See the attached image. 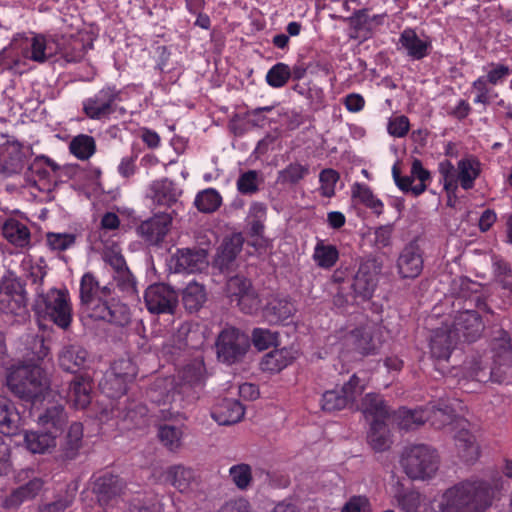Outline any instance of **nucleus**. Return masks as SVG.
Instances as JSON below:
<instances>
[{
  "label": "nucleus",
  "instance_id": "9",
  "mask_svg": "<svg viewBox=\"0 0 512 512\" xmlns=\"http://www.w3.org/2000/svg\"><path fill=\"white\" fill-rule=\"evenodd\" d=\"M439 455L429 445L415 444L406 447L400 458L405 474L413 480H430L439 469Z\"/></svg>",
  "mask_w": 512,
  "mask_h": 512
},
{
  "label": "nucleus",
  "instance_id": "18",
  "mask_svg": "<svg viewBox=\"0 0 512 512\" xmlns=\"http://www.w3.org/2000/svg\"><path fill=\"white\" fill-rule=\"evenodd\" d=\"M381 269V262L375 258L361 261L352 284L354 292L363 298L371 297L377 286Z\"/></svg>",
  "mask_w": 512,
  "mask_h": 512
},
{
  "label": "nucleus",
  "instance_id": "26",
  "mask_svg": "<svg viewBox=\"0 0 512 512\" xmlns=\"http://www.w3.org/2000/svg\"><path fill=\"white\" fill-rule=\"evenodd\" d=\"M150 195L155 203L161 206H170L177 202L181 190L170 180L155 181L150 187Z\"/></svg>",
  "mask_w": 512,
  "mask_h": 512
},
{
  "label": "nucleus",
  "instance_id": "6",
  "mask_svg": "<svg viewBox=\"0 0 512 512\" xmlns=\"http://www.w3.org/2000/svg\"><path fill=\"white\" fill-rule=\"evenodd\" d=\"M360 408L370 424L367 433L369 445L378 452L389 449L392 439L385 422L389 412L384 401L378 395L370 393L364 397Z\"/></svg>",
  "mask_w": 512,
  "mask_h": 512
},
{
  "label": "nucleus",
  "instance_id": "10",
  "mask_svg": "<svg viewBox=\"0 0 512 512\" xmlns=\"http://www.w3.org/2000/svg\"><path fill=\"white\" fill-rule=\"evenodd\" d=\"M136 376V367L129 359L116 361L108 371L99 386L104 394L117 398L126 393L127 384Z\"/></svg>",
  "mask_w": 512,
  "mask_h": 512
},
{
  "label": "nucleus",
  "instance_id": "46",
  "mask_svg": "<svg viewBox=\"0 0 512 512\" xmlns=\"http://www.w3.org/2000/svg\"><path fill=\"white\" fill-rule=\"evenodd\" d=\"M22 270L34 283L41 282L46 275V264L41 258L33 259L27 255L21 262Z\"/></svg>",
  "mask_w": 512,
  "mask_h": 512
},
{
  "label": "nucleus",
  "instance_id": "58",
  "mask_svg": "<svg viewBox=\"0 0 512 512\" xmlns=\"http://www.w3.org/2000/svg\"><path fill=\"white\" fill-rule=\"evenodd\" d=\"M236 303L240 310L246 314H254L261 307V300L253 288L246 292L244 296H241Z\"/></svg>",
  "mask_w": 512,
  "mask_h": 512
},
{
  "label": "nucleus",
  "instance_id": "63",
  "mask_svg": "<svg viewBox=\"0 0 512 512\" xmlns=\"http://www.w3.org/2000/svg\"><path fill=\"white\" fill-rule=\"evenodd\" d=\"M341 512H370L369 500L364 496H353L345 503Z\"/></svg>",
  "mask_w": 512,
  "mask_h": 512
},
{
  "label": "nucleus",
  "instance_id": "16",
  "mask_svg": "<svg viewBox=\"0 0 512 512\" xmlns=\"http://www.w3.org/2000/svg\"><path fill=\"white\" fill-rule=\"evenodd\" d=\"M209 265L208 254L202 248L178 249L169 261L171 270L177 273H196L204 271Z\"/></svg>",
  "mask_w": 512,
  "mask_h": 512
},
{
  "label": "nucleus",
  "instance_id": "39",
  "mask_svg": "<svg viewBox=\"0 0 512 512\" xmlns=\"http://www.w3.org/2000/svg\"><path fill=\"white\" fill-rule=\"evenodd\" d=\"M193 479V471L183 466L170 467L166 472V480L180 492L188 491Z\"/></svg>",
  "mask_w": 512,
  "mask_h": 512
},
{
  "label": "nucleus",
  "instance_id": "40",
  "mask_svg": "<svg viewBox=\"0 0 512 512\" xmlns=\"http://www.w3.org/2000/svg\"><path fill=\"white\" fill-rule=\"evenodd\" d=\"M394 498L396 499L399 507L404 512H427V508L424 507L423 510V498L421 494L414 490H397L394 494Z\"/></svg>",
  "mask_w": 512,
  "mask_h": 512
},
{
  "label": "nucleus",
  "instance_id": "47",
  "mask_svg": "<svg viewBox=\"0 0 512 512\" xmlns=\"http://www.w3.org/2000/svg\"><path fill=\"white\" fill-rule=\"evenodd\" d=\"M367 385V379L354 374L349 381L341 387V392L346 398L347 404H353L362 395Z\"/></svg>",
  "mask_w": 512,
  "mask_h": 512
},
{
  "label": "nucleus",
  "instance_id": "23",
  "mask_svg": "<svg viewBox=\"0 0 512 512\" xmlns=\"http://www.w3.org/2000/svg\"><path fill=\"white\" fill-rule=\"evenodd\" d=\"M244 416V408L240 402L224 399L218 403L213 411V419L220 425H231L239 422Z\"/></svg>",
  "mask_w": 512,
  "mask_h": 512
},
{
  "label": "nucleus",
  "instance_id": "53",
  "mask_svg": "<svg viewBox=\"0 0 512 512\" xmlns=\"http://www.w3.org/2000/svg\"><path fill=\"white\" fill-rule=\"evenodd\" d=\"M205 376V367L202 360H195L190 365L186 366L182 371V380L184 384L199 385L202 383Z\"/></svg>",
  "mask_w": 512,
  "mask_h": 512
},
{
  "label": "nucleus",
  "instance_id": "22",
  "mask_svg": "<svg viewBox=\"0 0 512 512\" xmlns=\"http://www.w3.org/2000/svg\"><path fill=\"white\" fill-rule=\"evenodd\" d=\"M423 269V258L417 244L410 243L397 259V270L401 278H416Z\"/></svg>",
  "mask_w": 512,
  "mask_h": 512
},
{
  "label": "nucleus",
  "instance_id": "25",
  "mask_svg": "<svg viewBox=\"0 0 512 512\" xmlns=\"http://www.w3.org/2000/svg\"><path fill=\"white\" fill-rule=\"evenodd\" d=\"M91 390L92 384L89 377H76L70 385V389L67 395L68 400L71 402L74 408L84 409L91 402Z\"/></svg>",
  "mask_w": 512,
  "mask_h": 512
},
{
  "label": "nucleus",
  "instance_id": "48",
  "mask_svg": "<svg viewBox=\"0 0 512 512\" xmlns=\"http://www.w3.org/2000/svg\"><path fill=\"white\" fill-rule=\"evenodd\" d=\"M76 235L73 233L49 232L46 235V243L52 251H65L74 246Z\"/></svg>",
  "mask_w": 512,
  "mask_h": 512
},
{
  "label": "nucleus",
  "instance_id": "34",
  "mask_svg": "<svg viewBox=\"0 0 512 512\" xmlns=\"http://www.w3.org/2000/svg\"><path fill=\"white\" fill-rule=\"evenodd\" d=\"M394 421L401 430L409 431L423 425L428 421V416L425 408L411 410L403 407L394 414Z\"/></svg>",
  "mask_w": 512,
  "mask_h": 512
},
{
  "label": "nucleus",
  "instance_id": "13",
  "mask_svg": "<svg viewBox=\"0 0 512 512\" xmlns=\"http://www.w3.org/2000/svg\"><path fill=\"white\" fill-rule=\"evenodd\" d=\"M0 312L15 316L26 313V295L21 283L11 277L0 282Z\"/></svg>",
  "mask_w": 512,
  "mask_h": 512
},
{
  "label": "nucleus",
  "instance_id": "14",
  "mask_svg": "<svg viewBox=\"0 0 512 512\" xmlns=\"http://www.w3.org/2000/svg\"><path fill=\"white\" fill-rule=\"evenodd\" d=\"M217 355L226 363L237 361L249 347L248 337L235 328L224 329L217 340Z\"/></svg>",
  "mask_w": 512,
  "mask_h": 512
},
{
  "label": "nucleus",
  "instance_id": "24",
  "mask_svg": "<svg viewBox=\"0 0 512 512\" xmlns=\"http://www.w3.org/2000/svg\"><path fill=\"white\" fill-rule=\"evenodd\" d=\"M293 348L275 349L267 353L261 361V369L270 373L280 372L291 364L297 357Z\"/></svg>",
  "mask_w": 512,
  "mask_h": 512
},
{
  "label": "nucleus",
  "instance_id": "15",
  "mask_svg": "<svg viewBox=\"0 0 512 512\" xmlns=\"http://www.w3.org/2000/svg\"><path fill=\"white\" fill-rule=\"evenodd\" d=\"M120 100V92L115 87L106 86L83 101V112L90 119L101 120L114 111L115 103Z\"/></svg>",
  "mask_w": 512,
  "mask_h": 512
},
{
  "label": "nucleus",
  "instance_id": "27",
  "mask_svg": "<svg viewBox=\"0 0 512 512\" xmlns=\"http://www.w3.org/2000/svg\"><path fill=\"white\" fill-rule=\"evenodd\" d=\"M21 425V417L11 401L0 396V431L6 435H14Z\"/></svg>",
  "mask_w": 512,
  "mask_h": 512
},
{
  "label": "nucleus",
  "instance_id": "36",
  "mask_svg": "<svg viewBox=\"0 0 512 512\" xmlns=\"http://www.w3.org/2000/svg\"><path fill=\"white\" fill-rule=\"evenodd\" d=\"M352 198L371 209L374 213L380 215L383 212V202L378 199L371 189L362 183H354L351 187Z\"/></svg>",
  "mask_w": 512,
  "mask_h": 512
},
{
  "label": "nucleus",
  "instance_id": "5",
  "mask_svg": "<svg viewBox=\"0 0 512 512\" xmlns=\"http://www.w3.org/2000/svg\"><path fill=\"white\" fill-rule=\"evenodd\" d=\"M428 421L437 429L450 426L451 432L459 428L454 434L455 444L459 456L466 462H474L480 456L479 445L475 436L466 428L468 425L465 420L456 419L448 405L436 407L435 405L425 408Z\"/></svg>",
  "mask_w": 512,
  "mask_h": 512
},
{
  "label": "nucleus",
  "instance_id": "21",
  "mask_svg": "<svg viewBox=\"0 0 512 512\" xmlns=\"http://www.w3.org/2000/svg\"><path fill=\"white\" fill-rule=\"evenodd\" d=\"M172 223V217L168 213L156 214L152 218L143 221L137 228V234L148 244L157 245L167 235Z\"/></svg>",
  "mask_w": 512,
  "mask_h": 512
},
{
  "label": "nucleus",
  "instance_id": "8",
  "mask_svg": "<svg viewBox=\"0 0 512 512\" xmlns=\"http://www.w3.org/2000/svg\"><path fill=\"white\" fill-rule=\"evenodd\" d=\"M66 421V415L61 405L47 408L39 415L38 424L46 432H26L24 441L27 449L32 453H46L56 446V438L62 431Z\"/></svg>",
  "mask_w": 512,
  "mask_h": 512
},
{
  "label": "nucleus",
  "instance_id": "43",
  "mask_svg": "<svg viewBox=\"0 0 512 512\" xmlns=\"http://www.w3.org/2000/svg\"><path fill=\"white\" fill-rule=\"evenodd\" d=\"M232 483L242 491L248 490L253 483L252 468L246 463H237L229 468Z\"/></svg>",
  "mask_w": 512,
  "mask_h": 512
},
{
  "label": "nucleus",
  "instance_id": "62",
  "mask_svg": "<svg viewBox=\"0 0 512 512\" xmlns=\"http://www.w3.org/2000/svg\"><path fill=\"white\" fill-rule=\"evenodd\" d=\"M308 173V168L301 164H290L286 169L281 171L280 177L283 181L296 183Z\"/></svg>",
  "mask_w": 512,
  "mask_h": 512
},
{
  "label": "nucleus",
  "instance_id": "28",
  "mask_svg": "<svg viewBox=\"0 0 512 512\" xmlns=\"http://www.w3.org/2000/svg\"><path fill=\"white\" fill-rule=\"evenodd\" d=\"M4 238L12 245L19 248H26L30 244V231L27 226L16 220L8 219L2 227Z\"/></svg>",
  "mask_w": 512,
  "mask_h": 512
},
{
  "label": "nucleus",
  "instance_id": "38",
  "mask_svg": "<svg viewBox=\"0 0 512 512\" xmlns=\"http://www.w3.org/2000/svg\"><path fill=\"white\" fill-rule=\"evenodd\" d=\"M182 301L186 309L197 311L206 301V291L202 284L192 281L182 293Z\"/></svg>",
  "mask_w": 512,
  "mask_h": 512
},
{
  "label": "nucleus",
  "instance_id": "19",
  "mask_svg": "<svg viewBox=\"0 0 512 512\" xmlns=\"http://www.w3.org/2000/svg\"><path fill=\"white\" fill-rule=\"evenodd\" d=\"M431 40L426 35H419L412 28L404 29L398 39L397 49L413 60L425 58L431 50Z\"/></svg>",
  "mask_w": 512,
  "mask_h": 512
},
{
  "label": "nucleus",
  "instance_id": "11",
  "mask_svg": "<svg viewBox=\"0 0 512 512\" xmlns=\"http://www.w3.org/2000/svg\"><path fill=\"white\" fill-rule=\"evenodd\" d=\"M381 344L380 330L374 325L350 330L340 336V347L366 355L375 352Z\"/></svg>",
  "mask_w": 512,
  "mask_h": 512
},
{
  "label": "nucleus",
  "instance_id": "12",
  "mask_svg": "<svg viewBox=\"0 0 512 512\" xmlns=\"http://www.w3.org/2000/svg\"><path fill=\"white\" fill-rule=\"evenodd\" d=\"M88 317L95 320H103L118 325H124L129 320L128 309L125 305L113 302L110 293L103 297L99 296L82 306Z\"/></svg>",
  "mask_w": 512,
  "mask_h": 512
},
{
  "label": "nucleus",
  "instance_id": "44",
  "mask_svg": "<svg viewBox=\"0 0 512 512\" xmlns=\"http://www.w3.org/2000/svg\"><path fill=\"white\" fill-rule=\"evenodd\" d=\"M70 152L78 159H89L96 149L93 137L81 134L72 139L69 145Z\"/></svg>",
  "mask_w": 512,
  "mask_h": 512
},
{
  "label": "nucleus",
  "instance_id": "37",
  "mask_svg": "<svg viewBox=\"0 0 512 512\" xmlns=\"http://www.w3.org/2000/svg\"><path fill=\"white\" fill-rule=\"evenodd\" d=\"M61 44L58 55L66 62L80 61L85 55V45L75 37H61L57 40Z\"/></svg>",
  "mask_w": 512,
  "mask_h": 512
},
{
  "label": "nucleus",
  "instance_id": "55",
  "mask_svg": "<svg viewBox=\"0 0 512 512\" xmlns=\"http://www.w3.org/2000/svg\"><path fill=\"white\" fill-rule=\"evenodd\" d=\"M267 313L273 314L269 319L270 322L285 321L295 312L294 305L287 300H277L275 304L267 308Z\"/></svg>",
  "mask_w": 512,
  "mask_h": 512
},
{
  "label": "nucleus",
  "instance_id": "42",
  "mask_svg": "<svg viewBox=\"0 0 512 512\" xmlns=\"http://www.w3.org/2000/svg\"><path fill=\"white\" fill-rule=\"evenodd\" d=\"M42 486L43 482L38 478L29 481L25 486L16 489L10 497L6 499L5 505L13 507L19 505L24 500L33 498L42 489Z\"/></svg>",
  "mask_w": 512,
  "mask_h": 512
},
{
  "label": "nucleus",
  "instance_id": "59",
  "mask_svg": "<svg viewBox=\"0 0 512 512\" xmlns=\"http://www.w3.org/2000/svg\"><path fill=\"white\" fill-rule=\"evenodd\" d=\"M409 128V119L404 115L393 116L388 120L387 131L393 137H404Z\"/></svg>",
  "mask_w": 512,
  "mask_h": 512
},
{
  "label": "nucleus",
  "instance_id": "61",
  "mask_svg": "<svg viewBox=\"0 0 512 512\" xmlns=\"http://www.w3.org/2000/svg\"><path fill=\"white\" fill-rule=\"evenodd\" d=\"M277 336L269 330L257 328L253 331L252 340L259 350H265L276 342Z\"/></svg>",
  "mask_w": 512,
  "mask_h": 512
},
{
  "label": "nucleus",
  "instance_id": "54",
  "mask_svg": "<svg viewBox=\"0 0 512 512\" xmlns=\"http://www.w3.org/2000/svg\"><path fill=\"white\" fill-rule=\"evenodd\" d=\"M252 288L249 280L239 276L229 279L226 285L227 295L231 302L239 301V298Z\"/></svg>",
  "mask_w": 512,
  "mask_h": 512
},
{
  "label": "nucleus",
  "instance_id": "4",
  "mask_svg": "<svg viewBox=\"0 0 512 512\" xmlns=\"http://www.w3.org/2000/svg\"><path fill=\"white\" fill-rule=\"evenodd\" d=\"M482 328V321L475 311L460 312L455 318L453 330L445 324V327L433 331L430 338L432 355L438 359H448L453 346L460 339V335L466 341L471 342L477 338Z\"/></svg>",
  "mask_w": 512,
  "mask_h": 512
},
{
  "label": "nucleus",
  "instance_id": "17",
  "mask_svg": "<svg viewBox=\"0 0 512 512\" xmlns=\"http://www.w3.org/2000/svg\"><path fill=\"white\" fill-rule=\"evenodd\" d=\"M145 302L151 313H173L178 303V294L169 285L157 283L147 288Z\"/></svg>",
  "mask_w": 512,
  "mask_h": 512
},
{
  "label": "nucleus",
  "instance_id": "29",
  "mask_svg": "<svg viewBox=\"0 0 512 512\" xmlns=\"http://www.w3.org/2000/svg\"><path fill=\"white\" fill-rule=\"evenodd\" d=\"M312 259L317 267L331 269L339 260V251L333 244L323 239H317L313 249Z\"/></svg>",
  "mask_w": 512,
  "mask_h": 512
},
{
  "label": "nucleus",
  "instance_id": "50",
  "mask_svg": "<svg viewBox=\"0 0 512 512\" xmlns=\"http://www.w3.org/2000/svg\"><path fill=\"white\" fill-rule=\"evenodd\" d=\"M291 71L287 64L277 63L266 74L267 83L274 88L283 87L290 79Z\"/></svg>",
  "mask_w": 512,
  "mask_h": 512
},
{
  "label": "nucleus",
  "instance_id": "45",
  "mask_svg": "<svg viewBox=\"0 0 512 512\" xmlns=\"http://www.w3.org/2000/svg\"><path fill=\"white\" fill-rule=\"evenodd\" d=\"M184 432L182 427L165 424L159 427L158 437L170 450H176L181 446Z\"/></svg>",
  "mask_w": 512,
  "mask_h": 512
},
{
  "label": "nucleus",
  "instance_id": "52",
  "mask_svg": "<svg viewBox=\"0 0 512 512\" xmlns=\"http://www.w3.org/2000/svg\"><path fill=\"white\" fill-rule=\"evenodd\" d=\"M489 81L481 76L472 83V90L476 93L474 103L489 104L497 94L488 86Z\"/></svg>",
  "mask_w": 512,
  "mask_h": 512
},
{
  "label": "nucleus",
  "instance_id": "56",
  "mask_svg": "<svg viewBox=\"0 0 512 512\" xmlns=\"http://www.w3.org/2000/svg\"><path fill=\"white\" fill-rule=\"evenodd\" d=\"M339 175L333 169H325L320 173V191L325 197H332L335 194V187L338 182Z\"/></svg>",
  "mask_w": 512,
  "mask_h": 512
},
{
  "label": "nucleus",
  "instance_id": "33",
  "mask_svg": "<svg viewBox=\"0 0 512 512\" xmlns=\"http://www.w3.org/2000/svg\"><path fill=\"white\" fill-rule=\"evenodd\" d=\"M87 352L80 346H67L59 354L60 366L68 372H77L85 366Z\"/></svg>",
  "mask_w": 512,
  "mask_h": 512
},
{
  "label": "nucleus",
  "instance_id": "35",
  "mask_svg": "<svg viewBox=\"0 0 512 512\" xmlns=\"http://www.w3.org/2000/svg\"><path fill=\"white\" fill-rule=\"evenodd\" d=\"M110 293V287H100L99 282L90 272L85 273L80 282V298L82 306L96 300L99 296L106 297Z\"/></svg>",
  "mask_w": 512,
  "mask_h": 512
},
{
  "label": "nucleus",
  "instance_id": "64",
  "mask_svg": "<svg viewBox=\"0 0 512 512\" xmlns=\"http://www.w3.org/2000/svg\"><path fill=\"white\" fill-rule=\"evenodd\" d=\"M218 512H251V508L246 499L237 498L226 502Z\"/></svg>",
  "mask_w": 512,
  "mask_h": 512
},
{
  "label": "nucleus",
  "instance_id": "51",
  "mask_svg": "<svg viewBox=\"0 0 512 512\" xmlns=\"http://www.w3.org/2000/svg\"><path fill=\"white\" fill-rule=\"evenodd\" d=\"M438 169L444 189L448 194H454L457 190V168L450 161L444 160L439 163Z\"/></svg>",
  "mask_w": 512,
  "mask_h": 512
},
{
  "label": "nucleus",
  "instance_id": "49",
  "mask_svg": "<svg viewBox=\"0 0 512 512\" xmlns=\"http://www.w3.org/2000/svg\"><path fill=\"white\" fill-rule=\"evenodd\" d=\"M346 398L344 394L341 392V388H335L332 390H328L323 393L321 398V407L324 411L333 412L336 410H341L347 406Z\"/></svg>",
  "mask_w": 512,
  "mask_h": 512
},
{
  "label": "nucleus",
  "instance_id": "32",
  "mask_svg": "<svg viewBox=\"0 0 512 512\" xmlns=\"http://www.w3.org/2000/svg\"><path fill=\"white\" fill-rule=\"evenodd\" d=\"M480 163L473 157L461 159L457 164V185L464 190L473 188L474 182L480 175Z\"/></svg>",
  "mask_w": 512,
  "mask_h": 512
},
{
  "label": "nucleus",
  "instance_id": "7",
  "mask_svg": "<svg viewBox=\"0 0 512 512\" xmlns=\"http://www.w3.org/2000/svg\"><path fill=\"white\" fill-rule=\"evenodd\" d=\"M33 310L39 318L48 319L62 329H67L72 321V307L66 289L37 290Z\"/></svg>",
  "mask_w": 512,
  "mask_h": 512
},
{
  "label": "nucleus",
  "instance_id": "31",
  "mask_svg": "<svg viewBox=\"0 0 512 512\" xmlns=\"http://www.w3.org/2000/svg\"><path fill=\"white\" fill-rule=\"evenodd\" d=\"M92 489L100 503H107L120 492L121 483L118 477L104 474L95 478Z\"/></svg>",
  "mask_w": 512,
  "mask_h": 512
},
{
  "label": "nucleus",
  "instance_id": "41",
  "mask_svg": "<svg viewBox=\"0 0 512 512\" xmlns=\"http://www.w3.org/2000/svg\"><path fill=\"white\" fill-rule=\"evenodd\" d=\"M221 203V195L213 188H207L200 191L194 200L196 208L203 213H212L216 211L220 207Z\"/></svg>",
  "mask_w": 512,
  "mask_h": 512
},
{
  "label": "nucleus",
  "instance_id": "3",
  "mask_svg": "<svg viewBox=\"0 0 512 512\" xmlns=\"http://www.w3.org/2000/svg\"><path fill=\"white\" fill-rule=\"evenodd\" d=\"M57 40L58 38L44 35L15 37L9 47L0 51V72L10 70L21 73L25 60L42 63L57 56L61 49V44Z\"/></svg>",
  "mask_w": 512,
  "mask_h": 512
},
{
  "label": "nucleus",
  "instance_id": "20",
  "mask_svg": "<svg viewBox=\"0 0 512 512\" xmlns=\"http://www.w3.org/2000/svg\"><path fill=\"white\" fill-rule=\"evenodd\" d=\"M58 167L45 157L34 160L29 169V180L42 192H51L57 182Z\"/></svg>",
  "mask_w": 512,
  "mask_h": 512
},
{
  "label": "nucleus",
  "instance_id": "60",
  "mask_svg": "<svg viewBox=\"0 0 512 512\" xmlns=\"http://www.w3.org/2000/svg\"><path fill=\"white\" fill-rule=\"evenodd\" d=\"M486 76H484L490 84L497 85L503 82L510 74L511 70L504 64H491L486 69Z\"/></svg>",
  "mask_w": 512,
  "mask_h": 512
},
{
  "label": "nucleus",
  "instance_id": "57",
  "mask_svg": "<svg viewBox=\"0 0 512 512\" xmlns=\"http://www.w3.org/2000/svg\"><path fill=\"white\" fill-rule=\"evenodd\" d=\"M259 175L256 171L250 170L241 174L237 180V188L243 194H252L258 190Z\"/></svg>",
  "mask_w": 512,
  "mask_h": 512
},
{
  "label": "nucleus",
  "instance_id": "1",
  "mask_svg": "<svg viewBox=\"0 0 512 512\" xmlns=\"http://www.w3.org/2000/svg\"><path fill=\"white\" fill-rule=\"evenodd\" d=\"M501 488L498 474L472 477L445 490L435 502L438 512H482L491 506Z\"/></svg>",
  "mask_w": 512,
  "mask_h": 512
},
{
  "label": "nucleus",
  "instance_id": "30",
  "mask_svg": "<svg viewBox=\"0 0 512 512\" xmlns=\"http://www.w3.org/2000/svg\"><path fill=\"white\" fill-rule=\"evenodd\" d=\"M243 239L240 234L232 235L226 238L218 249L215 264L221 269L229 267L230 263L241 251Z\"/></svg>",
  "mask_w": 512,
  "mask_h": 512
},
{
  "label": "nucleus",
  "instance_id": "2",
  "mask_svg": "<svg viewBox=\"0 0 512 512\" xmlns=\"http://www.w3.org/2000/svg\"><path fill=\"white\" fill-rule=\"evenodd\" d=\"M33 357L27 354L28 360L21 365H12L7 371V386L18 397L36 403L50 396L49 380L38 364L48 354L43 339L33 338Z\"/></svg>",
  "mask_w": 512,
  "mask_h": 512
}]
</instances>
